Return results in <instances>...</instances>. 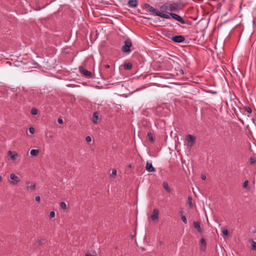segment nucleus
Masks as SVG:
<instances>
[{"label":"nucleus","instance_id":"obj_1","mask_svg":"<svg viewBox=\"0 0 256 256\" xmlns=\"http://www.w3.org/2000/svg\"><path fill=\"white\" fill-rule=\"evenodd\" d=\"M182 7V4L180 2H175L172 4L166 2L162 4L160 7V10L162 12H176L180 10Z\"/></svg>","mask_w":256,"mask_h":256},{"label":"nucleus","instance_id":"obj_2","mask_svg":"<svg viewBox=\"0 0 256 256\" xmlns=\"http://www.w3.org/2000/svg\"><path fill=\"white\" fill-rule=\"evenodd\" d=\"M144 7L149 12L154 14L156 16H159L162 18H164L166 19H170V16L168 14H165L162 12H160V11L156 10L152 6H150L149 4H145Z\"/></svg>","mask_w":256,"mask_h":256},{"label":"nucleus","instance_id":"obj_3","mask_svg":"<svg viewBox=\"0 0 256 256\" xmlns=\"http://www.w3.org/2000/svg\"><path fill=\"white\" fill-rule=\"evenodd\" d=\"M132 46V42L130 40H126L124 42V45L122 46V50L126 53H130L131 52L130 48Z\"/></svg>","mask_w":256,"mask_h":256},{"label":"nucleus","instance_id":"obj_4","mask_svg":"<svg viewBox=\"0 0 256 256\" xmlns=\"http://www.w3.org/2000/svg\"><path fill=\"white\" fill-rule=\"evenodd\" d=\"M168 38H170L171 40L175 42V43H182L185 40V38L184 36L179 35V36H167Z\"/></svg>","mask_w":256,"mask_h":256},{"label":"nucleus","instance_id":"obj_5","mask_svg":"<svg viewBox=\"0 0 256 256\" xmlns=\"http://www.w3.org/2000/svg\"><path fill=\"white\" fill-rule=\"evenodd\" d=\"M170 16L172 17V18L180 22L182 24H185L186 22L182 18L179 16L178 14L170 12Z\"/></svg>","mask_w":256,"mask_h":256},{"label":"nucleus","instance_id":"obj_6","mask_svg":"<svg viewBox=\"0 0 256 256\" xmlns=\"http://www.w3.org/2000/svg\"><path fill=\"white\" fill-rule=\"evenodd\" d=\"M10 178L12 180V181L10 182V184L13 185L16 184L20 181V178H18L13 173L10 174Z\"/></svg>","mask_w":256,"mask_h":256},{"label":"nucleus","instance_id":"obj_7","mask_svg":"<svg viewBox=\"0 0 256 256\" xmlns=\"http://www.w3.org/2000/svg\"><path fill=\"white\" fill-rule=\"evenodd\" d=\"M80 72L86 77H91L92 74L90 72L84 68L82 66L79 67Z\"/></svg>","mask_w":256,"mask_h":256},{"label":"nucleus","instance_id":"obj_8","mask_svg":"<svg viewBox=\"0 0 256 256\" xmlns=\"http://www.w3.org/2000/svg\"><path fill=\"white\" fill-rule=\"evenodd\" d=\"M159 214V210L157 208H155L153 210L152 214L150 216V218L152 220L154 221L158 220Z\"/></svg>","mask_w":256,"mask_h":256},{"label":"nucleus","instance_id":"obj_9","mask_svg":"<svg viewBox=\"0 0 256 256\" xmlns=\"http://www.w3.org/2000/svg\"><path fill=\"white\" fill-rule=\"evenodd\" d=\"M8 156L10 157V158L12 160H15L18 157V154L14 152L9 150L8 152Z\"/></svg>","mask_w":256,"mask_h":256},{"label":"nucleus","instance_id":"obj_10","mask_svg":"<svg viewBox=\"0 0 256 256\" xmlns=\"http://www.w3.org/2000/svg\"><path fill=\"white\" fill-rule=\"evenodd\" d=\"M186 140L190 143V146H192L194 144L195 138L190 134H188L186 136Z\"/></svg>","mask_w":256,"mask_h":256},{"label":"nucleus","instance_id":"obj_11","mask_svg":"<svg viewBox=\"0 0 256 256\" xmlns=\"http://www.w3.org/2000/svg\"><path fill=\"white\" fill-rule=\"evenodd\" d=\"M128 5L130 8H136L138 5V0H128Z\"/></svg>","mask_w":256,"mask_h":256},{"label":"nucleus","instance_id":"obj_12","mask_svg":"<svg viewBox=\"0 0 256 256\" xmlns=\"http://www.w3.org/2000/svg\"><path fill=\"white\" fill-rule=\"evenodd\" d=\"M26 184L27 185L26 186V189L27 190H34L36 188V184L34 182H31L30 181H28L26 182Z\"/></svg>","mask_w":256,"mask_h":256},{"label":"nucleus","instance_id":"obj_13","mask_svg":"<svg viewBox=\"0 0 256 256\" xmlns=\"http://www.w3.org/2000/svg\"><path fill=\"white\" fill-rule=\"evenodd\" d=\"M146 169L148 172H156V169L153 167L152 163H150V162L146 163Z\"/></svg>","mask_w":256,"mask_h":256},{"label":"nucleus","instance_id":"obj_14","mask_svg":"<svg viewBox=\"0 0 256 256\" xmlns=\"http://www.w3.org/2000/svg\"><path fill=\"white\" fill-rule=\"evenodd\" d=\"M193 226L199 232H202V230L200 227V222H194Z\"/></svg>","mask_w":256,"mask_h":256},{"label":"nucleus","instance_id":"obj_15","mask_svg":"<svg viewBox=\"0 0 256 256\" xmlns=\"http://www.w3.org/2000/svg\"><path fill=\"white\" fill-rule=\"evenodd\" d=\"M98 118V112H94L92 114V120L94 123H96Z\"/></svg>","mask_w":256,"mask_h":256},{"label":"nucleus","instance_id":"obj_16","mask_svg":"<svg viewBox=\"0 0 256 256\" xmlns=\"http://www.w3.org/2000/svg\"><path fill=\"white\" fill-rule=\"evenodd\" d=\"M39 152V150L36 149H32L30 152V154L32 156H36Z\"/></svg>","mask_w":256,"mask_h":256},{"label":"nucleus","instance_id":"obj_17","mask_svg":"<svg viewBox=\"0 0 256 256\" xmlns=\"http://www.w3.org/2000/svg\"><path fill=\"white\" fill-rule=\"evenodd\" d=\"M162 186L168 192H170V189L168 186V184L167 182H164L162 184Z\"/></svg>","mask_w":256,"mask_h":256},{"label":"nucleus","instance_id":"obj_18","mask_svg":"<svg viewBox=\"0 0 256 256\" xmlns=\"http://www.w3.org/2000/svg\"><path fill=\"white\" fill-rule=\"evenodd\" d=\"M132 67V64L130 62H128L124 64V68L126 70H130Z\"/></svg>","mask_w":256,"mask_h":256},{"label":"nucleus","instance_id":"obj_19","mask_svg":"<svg viewBox=\"0 0 256 256\" xmlns=\"http://www.w3.org/2000/svg\"><path fill=\"white\" fill-rule=\"evenodd\" d=\"M250 242L252 246V250H256V242L252 240H250Z\"/></svg>","mask_w":256,"mask_h":256},{"label":"nucleus","instance_id":"obj_20","mask_svg":"<svg viewBox=\"0 0 256 256\" xmlns=\"http://www.w3.org/2000/svg\"><path fill=\"white\" fill-rule=\"evenodd\" d=\"M243 187L245 188L250 190V188L248 186V180H246L243 183Z\"/></svg>","mask_w":256,"mask_h":256},{"label":"nucleus","instance_id":"obj_21","mask_svg":"<svg viewBox=\"0 0 256 256\" xmlns=\"http://www.w3.org/2000/svg\"><path fill=\"white\" fill-rule=\"evenodd\" d=\"M31 114L34 115H36L38 114V110L36 108H32L30 110Z\"/></svg>","mask_w":256,"mask_h":256},{"label":"nucleus","instance_id":"obj_22","mask_svg":"<svg viewBox=\"0 0 256 256\" xmlns=\"http://www.w3.org/2000/svg\"><path fill=\"white\" fill-rule=\"evenodd\" d=\"M188 204L190 207V208H192V207L193 206V204H192V198L191 197L189 196L188 198Z\"/></svg>","mask_w":256,"mask_h":256},{"label":"nucleus","instance_id":"obj_23","mask_svg":"<svg viewBox=\"0 0 256 256\" xmlns=\"http://www.w3.org/2000/svg\"><path fill=\"white\" fill-rule=\"evenodd\" d=\"M148 138L150 142H153L154 141V138H153L152 134V133L148 132Z\"/></svg>","mask_w":256,"mask_h":256},{"label":"nucleus","instance_id":"obj_24","mask_svg":"<svg viewBox=\"0 0 256 256\" xmlns=\"http://www.w3.org/2000/svg\"><path fill=\"white\" fill-rule=\"evenodd\" d=\"M181 220H182V221L184 223V224H187V220H186V216H181Z\"/></svg>","mask_w":256,"mask_h":256},{"label":"nucleus","instance_id":"obj_25","mask_svg":"<svg viewBox=\"0 0 256 256\" xmlns=\"http://www.w3.org/2000/svg\"><path fill=\"white\" fill-rule=\"evenodd\" d=\"M60 205L62 209H66V204L64 202H61Z\"/></svg>","mask_w":256,"mask_h":256},{"label":"nucleus","instance_id":"obj_26","mask_svg":"<svg viewBox=\"0 0 256 256\" xmlns=\"http://www.w3.org/2000/svg\"><path fill=\"white\" fill-rule=\"evenodd\" d=\"M256 162V159L254 158L251 157L250 159V164H254Z\"/></svg>","mask_w":256,"mask_h":256},{"label":"nucleus","instance_id":"obj_27","mask_svg":"<svg viewBox=\"0 0 256 256\" xmlns=\"http://www.w3.org/2000/svg\"><path fill=\"white\" fill-rule=\"evenodd\" d=\"M222 234L225 236H228V232L227 229L224 228L222 230Z\"/></svg>","mask_w":256,"mask_h":256},{"label":"nucleus","instance_id":"obj_28","mask_svg":"<svg viewBox=\"0 0 256 256\" xmlns=\"http://www.w3.org/2000/svg\"><path fill=\"white\" fill-rule=\"evenodd\" d=\"M245 110L249 114H250L252 112L251 108L249 106L246 107Z\"/></svg>","mask_w":256,"mask_h":256},{"label":"nucleus","instance_id":"obj_29","mask_svg":"<svg viewBox=\"0 0 256 256\" xmlns=\"http://www.w3.org/2000/svg\"><path fill=\"white\" fill-rule=\"evenodd\" d=\"M29 132L31 134H34L35 132V130L34 128H29Z\"/></svg>","mask_w":256,"mask_h":256},{"label":"nucleus","instance_id":"obj_30","mask_svg":"<svg viewBox=\"0 0 256 256\" xmlns=\"http://www.w3.org/2000/svg\"><path fill=\"white\" fill-rule=\"evenodd\" d=\"M55 216V212H50V218H53Z\"/></svg>","mask_w":256,"mask_h":256},{"label":"nucleus","instance_id":"obj_31","mask_svg":"<svg viewBox=\"0 0 256 256\" xmlns=\"http://www.w3.org/2000/svg\"><path fill=\"white\" fill-rule=\"evenodd\" d=\"M206 248V245L201 244V246H200V249L201 250H202V251L205 250Z\"/></svg>","mask_w":256,"mask_h":256},{"label":"nucleus","instance_id":"obj_32","mask_svg":"<svg viewBox=\"0 0 256 256\" xmlns=\"http://www.w3.org/2000/svg\"><path fill=\"white\" fill-rule=\"evenodd\" d=\"M86 141L88 142H90L92 141V138H90V136H87L86 138Z\"/></svg>","mask_w":256,"mask_h":256},{"label":"nucleus","instance_id":"obj_33","mask_svg":"<svg viewBox=\"0 0 256 256\" xmlns=\"http://www.w3.org/2000/svg\"><path fill=\"white\" fill-rule=\"evenodd\" d=\"M200 243H201V244H203V245H206V242H205V240L204 238H202L201 240H200Z\"/></svg>","mask_w":256,"mask_h":256},{"label":"nucleus","instance_id":"obj_34","mask_svg":"<svg viewBox=\"0 0 256 256\" xmlns=\"http://www.w3.org/2000/svg\"><path fill=\"white\" fill-rule=\"evenodd\" d=\"M43 240L40 239L37 242L38 245H40L42 243Z\"/></svg>","mask_w":256,"mask_h":256},{"label":"nucleus","instance_id":"obj_35","mask_svg":"<svg viewBox=\"0 0 256 256\" xmlns=\"http://www.w3.org/2000/svg\"><path fill=\"white\" fill-rule=\"evenodd\" d=\"M35 200L36 202H40V196H36V198H35Z\"/></svg>","mask_w":256,"mask_h":256},{"label":"nucleus","instance_id":"obj_36","mask_svg":"<svg viewBox=\"0 0 256 256\" xmlns=\"http://www.w3.org/2000/svg\"><path fill=\"white\" fill-rule=\"evenodd\" d=\"M58 122L60 124H62L63 123V120L61 118H58Z\"/></svg>","mask_w":256,"mask_h":256},{"label":"nucleus","instance_id":"obj_37","mask_svg":"<svg viewBox=\"0 0 256 256\" xmlns=\"http://www.w3.org/2000/svg\"><path fill=\"white\" fill-rule=\"evenodd\" d=\"M112 174L114 176H116V170L114 169L112 170Z\"/></svg>","mask_w":256,"mask_h":256},{"label":"nucleus","instance_id":"obj_38","mask_svg":"<svg viewBox=\"0 0 256 256\" xmlns=\"http://www.w3.org/2000/svg\"><path fill=\"white\" fill-rule=\"evenodd\" d=\"M41 9H42V8H41L40 6H36V10H40Z\"/></svg>","mask_w":256,"mask_h":256},{"label":"nucleus","instance_id":"obj_39","mask_svg":"<svg viewBox=\"0 0 256 256\" xmlns=\"http://www.w3.org/2000/svg\"><path fill=\"white\" fill-rule=\"evenodd\" d=\"M202 179L204 180H205L206 179V176H202Z\"/></svg>","mask_w":256,"mask_h":256},{"label":"nucleus","instance_id":"obj_40","mask_svg":"<svg viewBox=\"0 0 256 256\" xmlns=\"http://www.w3.org/2000/svg\"><path fill=\"white\" fill-rule=\"evenodd\" d=\"M105 68H110V66L108 65V64H106L105 65Z\"/></svg>","mask_w":256,"mask_h":256},{"label":"nucleus","instance_id":"obj_41","mask_svg":"<svg viewBox=\"0 0 256 256\" xmlns=\"http://www.w3.org/2000/svg\"><path fill=\"white\" fill-rule=\"evenodd\" d=\"M86 256H92V255H90V254H87L86 255Z\"/></svg>","mask_w":256,"mask_h":256},{"label":"nucleus","instance_id":"obj_42","mask_svg":"<svg viewBox=\"0 0 256 256\" xmlns=\"http://www.w3.org/2000/svg\"><path fill=\"white\" fill-rule=\"evenodd\" d=\"M2 180V177L0 176V182Z\"/></svg>","mask_w":256,"mask_h":256}]
</instances>
